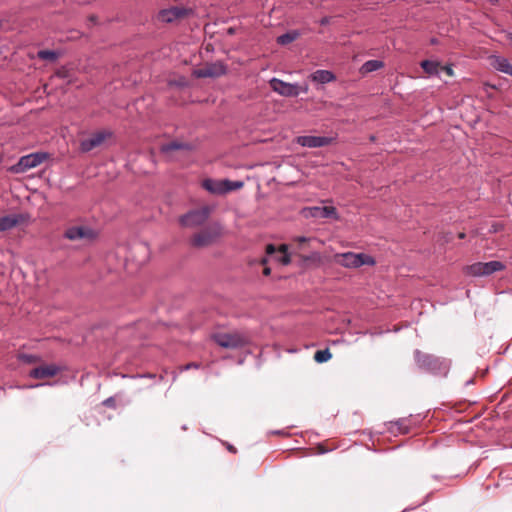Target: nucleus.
Listing matches in <instances>:
<instances>
[{"label": "nucleus", "mask_w": 512, "mask_h": 512, "mask_svg": "<svg viewBox=\"0 0 512 512\" xmlns=\"http://www.w3.org/2000/svg\"><path fill=\"white\" fill-rule=\"evenodd\" d=\"M414 357L418 367L429 373L446 375L449 371L450 362L446 359L422 353L420 350H415Z\"/></svg>", "instance_id": "obj_1"}, {"label": "nucleus", "mask_w": 512, "mask_h": 512, "mask_svg": "<svg viewBox=\"0 0 512 512\" xmlns=\"http://www.w3.org/2000/svg\"><path fill=\"white\" fill-rule=\"evenodd\" d=\"M335 262L345 268H359L363 265L373 266L375 260L365 253L346 252L335 255Z\"/></svg>", "instance_id": "obj_2"}, {"label": "nucleus", "mask_w": 512, "mask_h": 512, "mask_svg": "<svg viewBox=\"0 0 512 512\" xmlns=\"http://www.w3.org/2000/svg\"><path fill=\"white\" fill-rule=\"evenodd\" d=\"M47 158L46 153L36 152L25 156H22L18 162L11 167L9 171L11 173L20 174L28 171L29 169L39 166Z\"/></svg>", "instance_id": "obj_3"}, {"label": "nucleus", "mask_w": 512, "mask_h": 512, "mask_svg": "<svg viewBox=\"0 0 512 512\" xmlns=\"http://www.w3.org/2000/svg\"><path fill=\"white\" fill-rule=\"evenodd\" d=\"M505 265L501 261L477 262L466 267V273L470 276H489L495 272L504 270Z\"/></svg>", "instance_id": "obj_4"}, {"label": "nucleus", "mask_w": 512, "mask_h": 512, "mask_svg": "<svg viewBox=\"0 0 512 512\" xmlns=\"http://www.w3.org/2000/svg\"><path fill=\"white\" fill-rule=\"evenodd\" d=\"M221 226L213 224L195 234L191 239L194 247H205L215 242L221 236Z\"/></svg>", "instance_id": "obj_5"}, {"label": "nucleus", "mask_w": 512, "mask_h": 512, "mask_svg": "<svg viewBox=\"0 0 512 512\" xmlns=\"http://www.w3.org/2000/svg\"><path fill=\"white\" fill-rule=\"evenodd\" d=\"M214 341L223 348L237 349L248 343L247 338L238 332L217 333L213 336Z\"/></svg>", "instance_id": "obj_6"}, {"label": "nucleus", "mask_w": 512, "mask_h": 512, "mask_svg": "<svg viewBox=\"0 0 512 512\" xmlns=\"http://www.w3.org/2000/svg\"><path fill=\"white\" fill-rule=\"evenodd\" d=\"M210 208L207 206L199 209L191 210L185 215L181 216L180 223L184 227H197L206 222L210 215Z\"/></svg>", "instance_id": "obj_7"}, {"label": "nucleus", "mask_w": 512, "mask_h": 512, "mask_svg": "<svg viewBox=\"0 0 512 512\" xmlns=\"http://www.w3.org/2000/svg\"><path fill=\"white\" fill-rule=\"evenodd\" d=\"M193 13L190 8L182 6H173L167 9H163L158 13V19L164 23H172L176 20L183 19Z\"/></svg>", "instance_id": "obj_8"}, {"label": "nucleus", "mask_w": 512, "mask_h": 512, "mask_svg": "<svg viewBox=\"0 0 512 512\" xmlns=\"http://www.w3.org/2000/svg\"><path fill=\"white\" fill-rule=\"evenodd\" d=\"M270 87L276 93L284 97H297L299 95L298 84L288 83L278 78L269 81Z\"/></svg>", "instance_id": "obj_9"}, {"label": "nucleus", "mask_w": 512, "mask_h": 512, "mask_svg": "<svg viewBox=\"0 0 512 512\" xmlns=\"http://www.w3.org/2000/svg\"><path fill=\"white\" fill-rule=\"evenodd\" d=\"M227 73V66L221 62H213L206 64L203 68L195 70L194 74L198 78H216Z\"/></svg>", "instance_id": "obj_10"}, {"label": "nucleus", "mask_w": 512, "mask_h": 512, "mask_svg": "<svg viewBox=\"0 0 512 512\" xmlns=\"http://www.w3.org/2000/svg\"><path fill=\"white\" fill-rule=\"evenodd\" d=\"M110 133L107 131H98L91 134L88 138L81 140L80 150L82 152H90L94 148L99 147L108 137Z\"/></svg>", "instance_id": "obj_11"}, {"label": "nucleus", "mask_w": 512, "mask_h": 512, "mask_svg": "<svg viewBox=\"0 0 512 512\" xmlns=\"http://www.w3.org/2000/svg\"><path fill=\"white\" fill-rule=\"evenodd\" d=\"M64 237L72 241L93 239L95 237V233L91 228L87 226H73L69 227L65 231Z\"/></svg>", "instance_id": "obj_12"}, {"label": "nucleus", "mask_w": 512, "mask_h": 512, "mask_svg": "<svg viewBox=\"0 0 512 512\" xmlns=\"http://www.w3.org/2000/svg\"><path fill=\"white\" fill-rule=\"evenodd\" d=\"M332 138L325 136H299L297 143L303 147L318 148L329 145Z\"/></svg>", "instance_id": "obj_13"}, {"label": "nucleus", "mask_w": 512, "mask_h": 512, "mask_svg": "<svg viewBox=\"0 0 512 512\" xmlns=\"http://www.w3.org/2000/svg\"><path fill=\"white\" fill-rule=\"evenodd\" d=\"M306 216L313 218H338L336 208L333 206L309 207L304 210Z\"/></svg>", "instance_id": "obj_14"}, {"label": "nucleus", "mask_w": 512, "mask_h": 512, "mask_svg": "<svg viewBox=\"0 0 512 512\" xmlns=\"http://www.w3.org/2000/svg\"><path fill=\"white\" fill-rule=\"evenodd\" d=\"M60 371V367L54 364L36 367L29 372V376L34 379H45L53 377Z\"/></svg>", "instance_id": "obj_15"}, {"label": "nucleus", "mask_w": 512, "mask_h": 512, "mask_svg": "<svg viewBox=\"0 0 512 512\" xmlns=\"http://www.w3.org/2000/svg\"><path fill=\"white\" fill-rule=\"evenodd\" d=\"M23 220L21 214H10L0 217V232L16 227Z\"/></svg>", "instance_id": "obj_16"}, {"label": "nucleus", "mask_w": 512, "mask_h": 512, "mask_svg": "<svg viewBox=\"0 0 512 512\" xmlns=\"http://www.w3.org/2000/svg\"><path fill=\"white\" fill-rule=\"evenodd\" d=\"M224 180L205 179L202 182V187L212 194H225Z\"/></svg>", "instance_id": "obj_17"}, {"label": "nucleus", "mask_w": 512, "mask_h": 512, "mask_svg": "<svg viewBox=\"0 0 512 512\" xmlns=\"http://www.w3.org/2000/svg\"><path fill=\"white\" fill-rule=\"evenodd\" d=\"M192 149V146L188 143L179 142V141H171L169 143L163 144L160 147V151L170 156L172 152L178 151V150H184V151H190Z\"/></svg>", "instance_id": "obj_18"}, {"label": "nucleus", "mask_w": 512, "mask_h": 512, "mask_svg": "<svg viewBox=\"0 0 512 512\" xmlns=\"http://www.w3.org/2000/svg\"><path fill=\"white\" fill-rule=\"evenodd\" d=\"M310 79L313 82H317L320 84H326V83L333 82L336 79V77L329 70H316L315 72H313L310 75Z\"/></svg>", "instance_id": "obj_19"}, {"label": "nucleus", "mask_w": 512, "mask_h": 512, "mask_svg": "<svg viewBox=\"0 0 512 512\" xmlns=\"http://www.w3.org/2000/svg\"><path fill=\"white\" fill-rule=\"evenodd\" d=\"M493 65L498 71L512 76V65L506 58H503V57L495 58Z\"/></svg>", "instance_id": "obj_20"}, {"label": "nucleus", "mask_w": 512, "mask_h": 512, "mask_svg": "<svg viewBox=\"0 0 512 512\" xmlns=\"http://www.w3.org/2000/svg\"><path fill=\"white\" fill-rule=\"evenodd\" d=\"M384 63L380 60H368L360 68L362 74L371 73L381 69Z\"/></svg>", "instance_id": "obj_21"}, {"label": "nucleus", "mask_w": 512, "mask_h": 512, "mask_svg": "<svg viewBox=\"0 0 512 512\" xmlns=\"http://www.w3.org/2000/svg\"><path fill=\"white\" fill-rule=\"evenodd\" d=\"M420 66L429 75L439 74L440 64L437 61L423 60Z\"/></svg>", "instance_id": "obj_22"}, {"label": "nucleus", "mask_w": 512, "mask_h": 512, "mask_svg": "<svg viewBox=\"0 0 512 512\" xmlns=\"http://www.w3.org/2000/svg\"><path fill=\"white\" fill-rule=\"evenodd\" d=\"M299 36L297 31H289L277 37V43L280 45H287L294 40H296Z\"/></svg>", "instance_id": "obj_23"}, {"label": "nucleus", "mask_w": 512, "mask_h": 512, "mask_svg": "<svg viewBox=\"0 0 512 512\" xmlns=\"http://www.w3.org/2000/svg\"><path fill=\"white\" fill-rule=\"evenodd\" d=\"M332 354L328 348L323 350H318L314 354V360L318 363H324L331 359Z\"/></svg>", "instance_id": "obj_24"}, {"label": "nucleus", "mask_w": 512, "mask_h": 512, "mask_svg": "<svg viewBox=\"0 0 512 512\" xmlns=\"http://www.w3.org/2000/svg\"><path fill=\"white\" fill-rule=\"evenodd\" d=\"M38 57L42 60L54 61L57 59L58 55L52 50H40L38 52Z\"/></svg>", "instance_id": "obj_25"}, {"label": "nucleus", "mask_w": 512, "mask_h": 512, "mask_svg": "<svg viewBox=\"0 0 512 512\" xmlns=\"http://www.w3.org/2000/svg\"><path fill=\"white\" fill-rule=\"evenodd\" d=\"M18 359L24 363L32 364L40 361V357L33 354L21 353L18 355Z\"/></svg>", "instance_id": "obj_26"}, {"label": "nucleus", "mask_w": 512, "mask_h": 512, "mask_svg": "<svg viewBox=\"0 0 512 512\" xmlns=\"http://www.w3.org/2000/svg\"><path fill=\"white\" fill-rule=\"evenodd\" d=\"M224 183H228L225 185V193L233 191V190H237V189H240L243 187V182H241V181H230V180L225 179Z\"/></svg>", "instance_id": "obj_27"}, {"label": "nucleus", "mask_w": 512, "mask_h": 512, "mask_svg": "<svg viewBox=\"0 0 512 512\" xmlns=\"http://www.w3.org/2000/svg\"><path fill=\"white\" fill-rule=\"evenodd\" d=\"M280 253H281V256L279 257V261L284 265L289 264L291 260H290L289 254L287 253L286 245L280 246Z\"/></svg>", "instance_id": "obj_28"}, {"label": "nucleus", "mask_w": 512, "mask_h": 512, "mask_svg": "<svg viewBox=\"0 0 512 512\" xmlns=\"http://www.w3.org/2000/svg\"><path fill=\"white\" fill-rule=\"evenodd\" d=\"M397 426V431L399 433L405 434L408 433V427L405 425V420L401 419L394 423Z\"/></svg>", "instance_id": "obj_29"}, {"label": "nucleus", "mask_w": 512, "mask_h": 512, "mask_svg": "<svg viewBox=\"0 0 512 512\" xmlns=\"http://www.w3.org/2000/svg\"><path fill=\"white\" fill-rule=\"evenodd\" d=\"M275 252H276V248H275V246H274L273 244H268V245L266 246V253H267L268 255H272V254H274Z\"/></svg>", "instance_id": "obj_30"}, {"label": "nucleus", "mask_w": 512, "mask_h": 512, "mask_svg": "<svg viewBox=\"0 0 512 512\" xmlns=\"http://www.w3.org/2000/svg\"><path fill=\"white\" fill-rule=\"evenodd\" d=\"M199 366H200V365H199L198 363L192 362V363H188V364H186V365L183 367V370H189V369H192V368L197 369V368H199Z\"/></svg>", "instance_id": "obj_31"}, {"label": "nucleus", "mask_w": 512, "mask_h": 512, "mask_svg": "<svg viewBox=\"0 0 512 512\" xmlns=\"http://www.w3.org/2000/svg\"><path fill=\"white\" fill-rule=\"evenodd\" d=\"M299 94L300 93H307L309 90V86L307 83H304L303 85L298 84Z\"/></svg>", "instance_id": "obj_32"}, {"label": "nucleus", "mask_w": 512, "mask_h": 512, "mask_svg": "<svg viewBox=\"0 0 512 512\" xmlns=\"http://www.w3.org/2000/svg\"><path fill=\"white\" fill-rule=\"evenodd\" d=\"M441 69L443 71H445V73L449 76H452L453 75V70L451 68V66H444V67H441Z\"/></svg>", "instance_id": "obj_33"}, {"label": "nucleus", "mask_w": 512, "mask_h": 512, "mask_svg": "<svg viewBox=\"0 0 512 512\" xmlns=\"http://www.w3.org/2000/svg\"><path fill=\"white\" fill-rule=\"evenodd\" d=\"M103 404H104L105 406H108V407L113 406V405H114V398H112V397L107 398V399L103 402Z\"/></svg>", "instance_id": "obj_34"}, {"label": "nucleus", "mask_w": 512, "mask_h": 512, "mask_svg": "<svg viewBox=\"0 0 512 512\" xmlns=\"http://www.w3.org/2000/svg\"><path fill=\"white\" fill-rule=\"evenodd\" d=\"M271 273V269L269 267H265L264 270H263V274L265 276H269Z\"/></svg>", "instance_id": "obj_35"}, {"label": "nucleus", "mask_w": 512, "mask_h": 512, "mask_svg": "<svg viewBox=\"0 0 512 512\" xmlns=\"http://www.w3.org/2000/svg\"><path fill=\"white\" fill-rule=\"evenodd\" d=\"M297 240L299 242H305L306 241V238L305 237H298Z\"/></svg>", "instance_id": "obj_36"}, {"label": "nucleus", "mask_w": 512, "mask_h": 512, "mask_svg": "<svg viewBox=\"0 0 512 512\" xmlns=\"http://www.w3.org/2000/svg\"><path fill=\"white\" fill-rule=\"evenodd\" d=\"M44 384H36V385H32L30 386L31 388H35V387H40V386H43Z\"/></svg>", "instance_id": "obj_37"}, {"label": "nucleus", "mask_w": 512, "mask_h": 512, "mask_svg": "<svg viewBox=\"0 0 512 512\" xmlns=\"http://www.w3.org/2000/svg\"><path fill=\"white\" fill-rule=\"evenodd\" d=\"M274 433H275V434H278V435H282V434H283V431L278 430V431H275Z\"/></svg>", "instance_id": "obj_38"}, {"label": "nucleus", "mask_w": 512, "mask_h": 512, "mask_svg": "<svg viewBox=\"0 0 512 512\" xmlns=\"http://www.w3.org/2000/svg\"><path fill=\"white\" fill-rule=\"evenodd\" d=\"M261 263H262V264H266V263H267V258H263V259L261 260Z\"/></svg>", "instance_id": "obj_39"}, {"label": "nucleus", "mask_w": 512, "mask_h": 512, "mask_svg": "<svg viewBox=\"0 0 512 512\" xmlns=\"http://www.w3.org/2000/svg\"><path fill=\"white\" fill-rule=\"evenodd\" d=\"M459 238H461V239L464 238V233H460Z\"/></svg>", "instance_id": "obj_40"}, {"label": "nucleus", "mask_w": 512, "mask_h": 512, "mask_svg": "<svg viewBox=\"0 0 512 512\" xmlns=\"http://www.w3.org/2000/svg\"><path fill=\"white\" fill-rule=\"evenodd\" d=\"M509 40H510V42L512 43V33H511V34H509Z\"/></svg>", "instance_id": "obj_41"}]
</instances>
